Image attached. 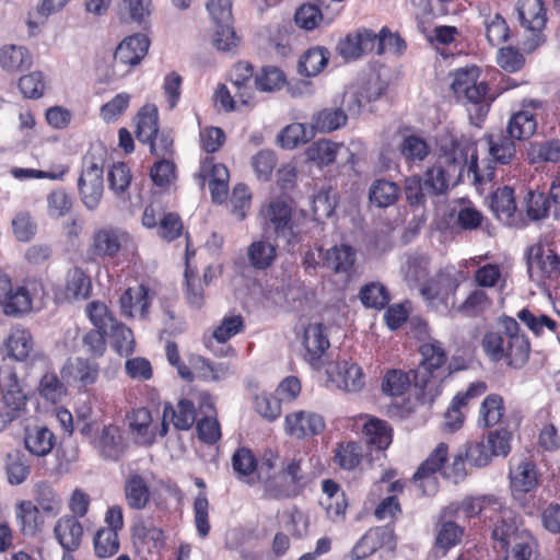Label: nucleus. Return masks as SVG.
<instances>
[{
  "label": "nucleus",
  "mask_w": 560,
  "mask_h": 560,
  "mask_svg": "<svg viewBox=\"0 0 560 560\" xmlns=\"http://www.w3.org/2000/svg\"><path fill=\"white\" fill-rule=\"evenodd\" d=\"M128 241V234L119 229L102 228L94 232L89 255L92 259H113L124 244Z\"/></svg>",
  "instance_id": "obj_10"
},
{
  "label": "nucleus",
  "mask_w": 560,
  "mask_h": 560,
  "mask_svg": "<svg viewBox=\"0 0 560 560\" xmlns=\"http://www.w3.org/2000/svg\"><path fill=\"white\" fill-rule=\"evenodd\" d=\"M493 100L485 81L477 82L467 90V93H463L457 97V101L466 107L469 119L476 126L483 121Z\"/></svg>",
  "instance_id": "obj_14"
},
{
  "label": "nucleus",
  "mask_w": 560,
  "mask_h": 560,
  "mask_svg": "<svg viewBox=\"0 0 560 560\" xmlns=\"http://www.w3.org/2000/svg\"><path fill=\"white\" fill-rule=\"evenodd\" d=\"M397 150L401 159L409 166L420 164L431 153V147L428 141L417 135L402 137Z\"/></svg>",
  "instance_id": "obj_26"
},
{
  "label": "nucleus",
  "mask_w": 560,
  "mask_h": 560,
  "mask_svg": "<svg viewBox=\"0 0 560 560\" xmlns=\"http://www.w3.org/2000/svg\"><path fill=\"white\" fill-rule=\"evenodd\" d=\"M0 306L8 316H21L32 308V298L25 287H12L11 279L0 272Z\"/></svg>",
  "instance_id": "obj_11"
},
{
  "label": "nucleus",
  "mask_w": 560,
  "mask_h": 560,
  "mask_svg": "<svg viewBox=\"0 0 560 560\" xmlns=\"http://www.w3.org/2000/svg\"><path fill=\"white\" fill-rule=\"evenodd\" d=\"M303 343L310 361L314 362L319 360L329 347V340L325 335L323 325H310L304 331Z\"/></svg>",
  "instance_id": "obj_40"
},
{
  "label": "nucleus",
  "mask_w": 560,
  "mask_h": 560,
  "mask_svg": "<svg viewBox=\"0 0 560 560\" xmlns=\"http://www.w3.org/2000/svg\"><path fill=\"white\" fill-rule=\"evenodd\" d=\"M489 153L500 164H509L515 158L514 139L502 133L492 136L489 141Z\"/></svg>",
  "instance_id": "obj_56"
},
{
  "label": "nucleus",
  "mask_w": 560,
  "mask_h": 560,
  "mask_svg": "<svg viewBox=\"0 0 560 560\" xmlns=\"http://www.w3.org/2000/svg\"><path fill=\"white\" fill-rule=\"evenodd\" d=\"M315 137L311 126L294 122L284 127L277 136L278 144L287 150L294 149L301 144L308 142Z\"/></svg>",
  "instance_id": "obj_37"
},
{
  "label": "nucleus",
  "mask_w": 560,
  "mask_h": 560,
  "mask_svg": "<svg viewBox=\"0 0 560 560\" xmlns=\"http://www.w3.org/2000/svg\"><path fill=\"white\" fill-rule=\"evenodd\" d=\"M284 424L287 433L299 439L317 435L325 429L323 417L307 411L287 415Z\"/></svg>",
  "instance_id": "obj_16"
},
{
  "label": "nucleus",
  "mask_w": 560,
  "mask_h": 560,
  "mask_svg": "<svg viewBox=\"0 0 560 560\" xmlns=\"http://www.w3.org/2000/svg\"><path fill=\"white\" fill-rule=\"evenodd\" d=\"M92 443L98 455L105 460L117 462L126 452L121 431L115 424L104 425Z\"/></svg>",
  "instance_id": "obj_15"
},
{
  "label": "nucleus",
  "mask_w": 560,
  "mask_h": 560,
  "mask_svg": "<svg viewBox=\"0 0 560 560\" xmlns=\"http://www.w3.org/2000/svg\"><path fill=\"white\" fill-rule=\"evenodd\" d=\"M149 46L150 40L145 35H131L118 45L114 58L124 65L136 66L144 58Z\"/></svg>",
  "instance_id": "obj_22"
},
{
  "label": "nucleus",
  "mask_w": 560,
  "mask_h": 560,
  "mask_svg": "<svg viewBox=\"0 0 560 560\" xmlns=\"http://www.w3.org/2000/svg\"><path fill=\"white\" fill-rule=\"evenodd\" d=\"M340 145L327 139H319L313 142L305 151L308 161L319 166L329 165L335 162Z\"/></svg>",
  "instance_id": "obj_54"
},
{
  "label": "nucleus",
  "mask_w": 560,
  "mask_h": 560,
  "mask_svg": "<svg viewBox=\"0 0 560 560\" xmlns=\"http://www.w3.org/2000/svg\"><path fill=\"white\" fill-rule=\"evenodd\" d=\"M537 129L535 115L527 109L513 114L509 120L506 132L515 140L530 138Z\"/></svg>",
  "instance_id": "obj_38"
},
{
  "label": "nucleus",
  "mask_w": 560,
  "mask_h": 560,
  "mask_svg": "<svg viewBox=\"0 0 560 560\" xmlns=\"http://www.w3.org/2000/svg\"><path fill=\"white\" fill-rule=\"evenodd\" d=\"M458 283L445 276L427 280L420 293L428 306L442 316H447L456 308V291Z\"/></svg>",
  "instance_id": "obj_8"
},
{
  "label": "nucleus",
  "mask_w": 560,
  "mask_h": 560,
  "mask_svg": "<svg viewBox=\"0 0 560 560\" xmlns=\"http://www.w3.org/2000/svg\"><path fill=\"white\" fill-rule=\"evenodd\" d=\"M517 319L535 336H540L544 328L555 332L557 322L546 314H535L522 308L516 317L501 315L497 319V330H488L482 337L481 347L492 362L504 360L513 369H522L529 359L530 342L522 331Z\"/></svg>",
  "instance_id": "obj_2"
},
{
  "label": "nucleus",
  "mask_w": 560,
  "mask_h": 560,
  "mask_svg": "<svg viewBox=\"0 0 560 560\" xmlns=\"http://www.w3.org/2000/svg\"><path fill=\"white\" fill-rule=\"evenodd\" d=\"M113 338V347L120 355L128 357L135 351V339L130 328L125 324L116 322V325L105 331Z\"/></svg>",
  "instance_id": "obj_57"
},
{
  "label": "nucleus",
  "mask_w": 560,
  "mask_h": 560,
  "mask_svg": "<svg viewBox=\"0 0 560 560\" xmlns=\"http://www.w3.org/2000/svg\"><path fill=\"white\" fill-rule=\"evenodd\" d=\"M4 468L8 481L12 486L23 483L31 474V467L20 451H12L5 455Z\"/></svg>",
  "instance_id": "obj_47"
},
{
  "label": "nucleus",
  "mask_w": 560,
  "mask_h": 560,
  "mask_svg": "<svg viewBox=\"0 0 560 560\" xmlns=\"http://www.w3.org/2000/svg\"><path fill=\"white\" fill-rule=\"evenodd\" d=\"M171 418L176 430H189L196 421V409L189 399H180L174 407L171 404L164 406V419Z\"/></svg>",
  "instance_id": "obj_33"
},
{
  "label": "nucleus",
  "mask_w": 560,
  "mask_h": 560,
  "mask_svg": "<svg viewBox=\"0 0 560 560\" xmlns=\"http://www.w3.org/2000/svg\"><path fill=\"white\" fill-rule=\"evenodd\" d=\"M407 48V44L397 33H392L389 28L382 27L381 31L375 33V48L374 52L382 56L385 52H390L396 56H401Z\"/></svg>",
  "instance_id": "obj_53"
},
{
  "label": "nucleus",
  "mask_w": 560,
  "mask_h": 560,
  "mask_svg": "<svg viewBox=\"0 0 560 560\" xmlns=\"http://www.w3.org/2000/svg\"><path fill=\"white\" fill-rule=\"evenodd\" d=\"M448 455V446L445 443H440L434 448V451L429 455V457L419 466L417 471L413 475V479L418 480H427L431 482V476L436 471L445 469L444 464L447 460Z\"/></svg>",
  "instance_id": "obj_43"
},
{
  "label": "nucleus",
  "mask_w": 560,
  "mask_h": 560,
  "mask_svg": "<svg viewBox=\"0 0 560 560\" xmlns=\"http://www.w3.org/2000/svg\"><path fill=\"white\" fill-rule=\"evenodd\" d=\"M526 260L529 277L533 279H557L560 276V256L549 246H530Z\"/></svg>",
  "instance_id": "obj_9"
},
{
  "label": "nucleus",
  "mask_w": 560,
  "mask_h": 560,
  "mask_svg": "<svg viewBox=\"0 0 560 560\" xmlns=\"http://www.w3.org/2000/svg\"><path fill=\"white\" fill-rule=\"evenodd\" d=\"M503 413V398L498 394H490L481 402L478 425L485 428L493 427L501 420Z\"/></svg>",
  "instance_id": "obj_50"
},
{
  "label": "nucleus",
  "mask_w": 560,
  "mask_h": 560,
  "mask_svg": "<svg viewBox=\"0 0 560 560\" xmlns=\"http://www.w3.org/2000/svg\"><path fill=\"white\" fill-rule=\"evenodd\" d=\"M332 381L340 389L348 393H357L365 384L362 369L355 363L348 364L347 362L338 365L336 377Z\"/></svg>",
  "instance_id": "obj_39"
},
{
  "label": "nucleus",
  "mask_w": 560,
  "mask_h": 560,
  "mask_svg": "<svg viewBox=\"0 0 560 560\" xmlns=\"http://www.w3.org/2000/svg\"><path fill=\"white\" fill-rule=\"evenodd\" d=\"M132 538L136 545L147 548L149 552L158 551L164 546L163 532L155 526H147L143 522L133 525Z\"/></svg>",
  "instance_id": "obj_45"
},
{
  "label": "nucleus",
  "mask_w": 560,
  "mask_h": 560,
  "mask_svg": "<svg viewBox=\"0 0 560 560\" xmlns=\"http://www.w3.org/2000/svg\"><path fill=\"white\" fill-rule=\"evenodd\" d=\"M92 282L81 268L74 267L67 272L62 291L63 300L68 302L88 300L91 296Z\"/></svg>",
  "instance_id": "obj_25"
},
{
  "label": "nucleus",
  "mask_w": 560,
  "mask_h": 560,
  "mask_svg": "<svg viewBox=\"0 0 560 560\" xmlns=\"http://www.w3.org/2000/svg\"><path fill=\"white\" fill-rule=\"evenodd\" d=\"M374 48L375 33L368 28L348 34L337 46L339 55L346 60H355L364 54L374 51Z\"/></svg>",
  "instance_id": "obj_17"
},
{
  "label": "nucleus",
  "mask_w": 560,
  "mask_h": 560,
  "mask_svg": "<svg viewBox=\"0 0 560 560\" xmlns=\"http://www.w3.org/2000/svg\"><path fill=\"white\" fill-rule=\"evenodd\" d=\"M94 551L98 558H109L119 550L118 534L112 529H98L93 539Z\"/></svg>",
  "instance_id": "obj_62"
},
{
  "label": "nucleus",
  "mask_w": 560,
  "mask_h": 560,
  "mask_svg": "<svg viewBox=\"0 0 560 560\" xmlns=\"http://www.w3.org/2000/svg\"><path fill=\"white\" fill-rule=\"evenodd\" d=\"M323 259L324 267L349 278L354 271L357 252L347 244L335 245L325 252Z\"/></svg>",
  "instance_id": "obj_20"
},
{
  "label": "nucleus",
  "mask_w": 560,
  "mask_h": 560,
  "mask_svg": "<svg viewBox=\"0 0 560 560\" xmlns=\"http://www.w3.org/2000/svg\"><path fill=\"white\" fill-rule=\"evenodd\" d=\"M383 547L390 550L396 548L394 526L390 524L370 528L354 545L351 552L355 559H364Z\"/></svg>",
  "instance_id": "obj_12"
},
{
  "label": "nucleus",
  "mask_w": 560,
  "mask_h": 560,
  "mask_svg": "<svg viewBox=\"0 0 560 560\" xmlns=\"http://www.w3.org/2000/svg\"><path fill=\"white\" fill-rule=\"evenodd\" d=\"M526 158L530 164L560 162V139L532 141L526 148Z\"/></svg>",
  "instance_id": "obj_34"
},
{
  "label": "nucleus",
  "mask_w": 560,
  "mask_h": 560,
  "mask_svg": "<svg viewBox=\"0 0 560 560\" xmlns=\"http://www.w3.org/2000/svg\"><path fill=\"white\" fill-rule=\"evenodd\" d=\"M365 442L376 451L386 450L392 443V429L388 423L375 417H368L362 430Z\"/></svg>",
  "instance_id": "obj_28"
},
{
  "label": "nucleus",
  "mask_w": 560,
  "mask_h": 560,
  "mask_svg": "<svg viewBox=\"0 0 560 560\" xmlns=\"http://www.w3.org/2000/svg\"><path fill=\"white\" fill-rule=\"evenodd\" d=\"M126 418L129 430L132 434L141 438L143 442L151 443L154 440L155 434L150 432L152 416L148 408L141 407L133 409L127 413Z\"/></svg>",
  "instance_id": "obj_49"
},
{
  "label": "nucleus",
  "mask_w": 560,
  "mask_h": 560,
  "mask_svg": "<svg viewBox=\"0 0 560 560\" xmlns=\"http://www.w3.org/2000/svg\"><path fill=\"white\" fill-rule=\"evenodd\" d=\"M24 444L31 454L43 457L52 451L55 435L46 427H35L26 430Z\"/></svg>",
  "instance_id": "obj_31"
},
{
  "label": "nucleus",
  "mask_w": 560,
  "mask_h": 560,
  "mask_svg": "<svg viewBox=\"0 0 560 560\" xmlns=\"http://www.w3.org/2000/svg\"><path fill=\"white\" fill-rule=\"evenodd\" d=\"M348 116L342 108H325L312 117L314 132H331L347 124Z\"/></svg>",
  "instance_id": "obj_42"
},
{
  "label": "nucleus",
  "mask_w": 560,
  "mask_h": 560,
  "mask_svg": "<svg viewBox=\"0 0 560 560\" xmlns=\"http://www.w3.org/2000/svg\"><path fill=\"white\" fill-rule=\"evenodd\" d=\"M0 393L4 410L15 419L19 418L20 412L25 408L26 396L19 385L15 371L7 364L0 366Z\"/></svg>",
  "instance_id": "obj_13"
},
{
  "label": "nucleus",
  "mask_w": 560,
  "mask_h": 560,
  "mask_svg": "<svg viewBox=\"0 0 560 560\" xmlns=\"http://www.w3.org/2000/svg\"><path fill=\"white\" fill-rule=\"evenodd\" d=\"M266 229L273 232L276 238L294 247L302 241L303 230L300 219L293 215L291 206L282 200L270 201L265 211Z\"/></svg>",
  "instance_id": "obj_7"
},
{
  "label": "nucleus",
  "mask_w": 560,
  "mask_h": 560,
  "mask_svg": "<svg viewBox=\"0 0 560 560\" xmlns=\"http://www.w3.org/2000/svg\"><path fill=\"white\" fill-rule=\"evenodd\" d=\"M15 517L23 536L35 537L43 530L44 517L33 501L24 500L15 505Z\"/></svg>",
  "instance_id": "obj_23"
},
{
  "label": "nucleus",
  "mask_w": 560,
  "mask_h": 560,
  "mask_svg": "<svg viewBox=\"0 0 560 560\" xmlns=\"http://www.w3.org/2000/svg\"><path fill=\"white\" fill-rule=\"evenodd\" d=\"M400 196V186L386 178L374 179L369 188V200L371 205L380 209L394 206Z\"/></svg>",
  "instance_id": "obj_24"
},
{
  "label": "nucleus",
  "mask_w": 560,
  "mask_h": 560,
  "mask_svg": "<svg viewBox=\"0 0 560 560\" xmlns=\"http://www.w3.org/2000/svg\"><path fill=\"white\" fill-rule=\"evenodd\" d=\"M465 170L474 174L476 182L485 180L478 172L477 152L469 140L453 136L443 139L436 161L427 168L423 177L412 175L405 179L407 202L412 208L424 207L428 198L445 195L451 184L460 183Z\"/></svg>",
  "instance_id": "obj_1"
},
{
  "label": "nucleus",
  "mask_w": 560,
  "mask_h": 560,
  "mask_svg": "<svg viewBox=\"0 0 560 560\" xmlns=\"http://www.w3.org/2000/svg\"><path fill=\"white\" fill-rule=\"evenodd\" d=\"M159 133V112L155 105H144L137 115L136 137L147 143L152 138H156Z\"/></svg>",
  "instance_id": "obj_36"
},
{
  "label": "nucleus",
  "mask_w": 560,
  "mask_h": 560,
  "mask_svg": "<svg viewBox=\"0 0 560 560\" xmlns=\"http://www.w3.org/2000/svg\"><path fill=\"white\" fill-rule=\"evenodd\" d=\"M491 208L498 217L512 218L516 211L514 189L510 186L497 189L492 196Z\"/></svg>",
  "instance_id": "obj_61"
},
{
  "label": "nucleus",
  "mask_w": 560,
  "mask_h": 560,
  "mask_svg": "<svg viewBox=\"0 0 560 560\" xmlns=\"http://www.w3.org/2000/svg\"><path fill=\"white\" fill-rule=\"evenodd\" d=\"M120 308L126 316H135L137 313L141 318H145L148 314L149 290L144 285L138 288H128L119 299Z\"/></svg>",
  "instance_id": "obj_27"
},
{
  "label": "nucleus",
  "mask_w": 560,
  "mask_h": 560,
  "mask_svg": "<svg viewBox=\"0 0 560 560\" xmlns=\"http://www.w3.org/2000/svg\"><path fill=\"white\" fill-rule=\"evenodd\" d=\"M429 258L423 254L413 253L407 256L401 270L407 281L418 282L424 279L428 271Z\"/></svg>",
  "instance_id": "obj_64"
},
{
  "label": "nucleus",
  "mask_w": 560,
  "mask_h": 560,
  "mask_svg": "<svg viewBox=\"0 0 560 560\" xmlns=\"http://www.w3.org/2000/svg\"><path fill=\"white\" fill-rule=\"evenodd\" d=\"M515 11L525 35L523 50L533 52L546 43L547 8L542 0H517Z\"/></svg>",
  "instance_id": "obj_5"
},
{
  "label": "nucleus",
  "mask_w": 560,
  "mask_h": 560,
  "mask_svg": "<svg viewBox=\"0 0 560 560\" xmlns=\"http://www.w3.org/2000/svg\"><path fill=\"white\" fill-rule=\"evenodd\" d=\"M106 149L102 144H94L82 159V171L78 179V189L83 205L89 210H95L104 190V163Z\"/></svg>",
  "instance_id": "obj_4"
},
{
  "label": "nucleus",
  "mask_w": 560,
  "mask_h": 560,
  "mask_svg": "<svg viewBox=\"0 0 560 560\" xmlns=\"http://www.w3.org/2000/svg\"><path fill=\"white\" fill-rule=\"evenodd\" d=\"M502 501L494 494L467 495L460 502L452 503L448 511L452 514L464 513L467 518L479 516L486 510L499 511Z\"/></svg>",
  "instance_id": "obj_19"
},
{
  "label": "nucleus",
  "mask_w": 560,
  "mask_h": 560,
  "mask_svg": "<svg viewBox=\"0 0 560 560\" xmlns=\"http://www.w3.org/2000/svg\"><path fill=\"white\" fill-rule=\"evenodd\" d=\"M464 452L466 460L475 467L487 466L494 456L488 442L485 440L468 442Z\"/></svg>",
  "instance_id": "obj_63"
},
{
  "label": "nucleus",
  "mask_w": 560,
  "mask_h": 560,
  "mask_svg": "<svg viewBox=\"0 0 560 560\" xmlns=\"http://www.w3.org/2000/svg\"><path fill=\"white\" fill-rule=\"evenodd\" d=\"M285 82L283 71L273 66L260 69L254 79L255 86L260 92H273L280 90Z\"/></svg>",
  "instance_id": "obj_58"
},
{
  "label": "nucleus",
  "mask_w": 560,
  "mask_h": 560,
  "mask_svg": "<svg viewBox=\"0 0 560 560\" xmlns=\"http://www.w3.org/2000/svg\"><path fill=\"white\" fill-rule=\"evenodd\" d=\"M54 535L62 547L63 553H71L81 546L83 526L75 516L63 515L56 522Z\"/></svg>",
  "instance_id": "obj_18"
},
{
  "label": "nucleus",
  "mask_w": 560,
  "mask_h": 560,
  "mask_svg": "<svg viewBox=\"0 0 560 560\" xmlns=\"http://www.w3.org/2000/svg\"><path fill=\"white\" fill-rule=\"evenodd\" d=\"M491 537L494 549L504 552V560H535L537 540L527 529L520 528L512 518H501L493 525Z\"/></svg>",
  "instance_id": "obj_3"
},
{
  "label": "nucleus",
  "mask_w": 560,
  "mask_h": 560,
  "mask_svg": "<svg viewBox=\"0 0 560 560\" xmlns=\"http://www.w3.org/2000/svg\"><path fill=\"white\" fill-rule=\"evenodd\" d=\"M247 257L253 268L265 270L276 260L277 247L265 240L255 241L247 248Z\"/></svg>",
  "instance_id": "obj_41"
},
{
  "label": "nucleus",
  "mask_w": 560,
  "mask_h": 560,
  "mask_svg": "<svg viewBox=\"0 0 560 560\" xmlns=\"http://www.w3.org/2000/svg\"><path fill=\"white\" fill-rule=\"evenodd\" d=\"M60 373L62 378L79 382L82 387H86L96 383L100 366L90 359L75 358L73 361L68 360Z\"/></svg>",
  "instance_id": "obj_21"
},
{
  "label": "nucleus",
  "mask_w": 560,
  "mask_h": 560,
  "mask_svg": "<svg viewBox=\"0 0 560 560\" xmlns=\"http://www.w3.org/2000/svg\"><path fill=\"white\" fill-rule=\"evenodd\" d=\"M330 52L322 46L308 48L299 59L298 71L306 78L316 77L327 66Z\"/></svg>",
  "instance_id": "obj_30"
},
{
  "label": "nucleus",
  "mask_w": 560,
  "mask_h": 560,
  "mask_svg": "<svg viewBox=\"0 0 560 560\" xmlns=\"http://www.w3.org/2000/svg\"><path fill=\"white\" fill-rule=\"evenodd\" d=\"M125 499L132 510H142L150 500V488L147 480L138 475L131 474L125 481Z\"/></svg>",
  "instance_id": "obj_29"
},
{
  "label": "nucleus",
  "mask_w": 560,
  "mask_h": 560,
  "mask_svg": "<svg viewBox=\"0 0 560 560\" xmlns=\"http://www.w3.org/2000/svg\"><path fill=\"white\" fill-rule=\"evenodd\" d=\"M254 75V67L246 61L237 62L230 73V81L235 89V96L246 105L252 97L250 82Z\"/></svg>",
  "instance_id": "obj_32"
},
{
  "label": "nucleus",
  "mask_w": 560,
  "mask_h": 560,
  "mask_svg": "<svg viewBox=\"0 0 560 560\" xmlns=\"http://www.w3.org/2000/svg\"><path fill=\"white\" fill-rule=\"evenodd\" d=\"M322 490L325 498L320 500V505L326 509L327 513L336 516L343 514L347 502L339 485L331 479H325L322 481Z\"/></svg>",
  "instance_id": "obj_44"
},
{
  "label": "nucleus",
  "mask_w": 560,
  "mask_h": 560,
  "mask_svg": "<svg viewBox=\"0 0 560 560\" xmlns=\"http://www.w3.org/2000/svg\"><path fill=\"white\" fill-rule=\"evenodd\" d=\"M35 505L49 516H57L61 511V499L55 489L47 482L35 487Z\"/></svg>",
  "instance_id": "obj_52"
},
{
  "label": "nucleus",
  "mask_w": 560,
  "mask_h": 560,
  "mask_svg": "<svg viewBox=\"0 0 560 560\" xmlns=\"http://www.w3.org/2000/svg\"><path fill=\"white\" fill-rule=\"evenodd\" d=\"M32 65V56L23 46L8 45L0 49V67L8 72H16L28 69Z\"/></svg>",
  "instance_id": "obj_35"
},
{
  "label": "nucleus",
  "mask_w": 560,
  "mask_h": 560,
  "mask_svg": "<svg viewBox=\"0 0 560 560\" xmlns=\"http://www.w3.org/2000/svg\"><path fill=\"white\" fill-rule=\"evenodd\" d=\"M207 10L210 13L215 26L223 25L224 30L221 35L231 33V24H233L232 4L230 0H209L207 2Z\"/></svg>",
  "instance_id": "obj_59"
},
{
  "label": "nucleus",
  "mask_w": 560,
  "mask_h": 560,
  "mask_svg": "<svg viewBox=\"0 0 560 560\" xmlns=\"http://www.w3.org/2000/svg\"><path fill=\"white\" fill-rule=\"evenodd\" d=\"M8 353L16 361H24L33 349V339L26 329L14 328L5 343Z\"/></svg>",
  "instance_id": "obj_51"
},
{
  "label": "nucleus",
  "mask_w": 560,
  "mask_h": 560,
  "mask_svg": "<svg viewBox=\"0 0 560 560\" xmlns=\"http://www.w3.org/2000/svg\"><path fill=\"white\" fill-rule=\"evenodd\" d=\"M359 298L365 307L375 310L384 308L390 300L388 290L380 282L363 285L359 292Z\"/></svg>",
  "instance_id": "obj_55"
},
{
  "label": "nucleus",
  "mask_w": 560,
  "mask_h": 560,
  "mask_svg": "<svg viewBox=\"0 0 560 560\" xmlns=\"http://www.w3.org/2000/svg\"><path fill=\"white\" fill-rule=\"evenodd\" d=\"M319 4L304 3L294 14L296 25L306 31H313L323 21L324 14L320 7L325 4L324 0H318Z\"/></svg>",
  "instance_id": "obj_60"
},
{
  "label": "nucleus",
  "mask_w": 560,
  "mask_h": 560,
  "mask_svg": "<svg viewBox=\"0 0 560 560\" xmlns=\"http://www.w3.org/2000/svg\"><path fill=\"white\" fill-rule=\"evenodd\" d=\"M523 205L526 215L532 221H540L548 218L552 207L549 195L542 191L529 189L524 197Z\"/></svg>",
  "instance_id": "obj_48"
},
{
  "label": "nucleus",
  "mask_w": 560,
  "mask_h": 560,
  "mask_svg": "<svg viewBox=\"0 0 560 560\" xmlns=\"http://www.w3.org/2000/svg\"><path fill=\"white\" fill-rule=\"evenodd\" d=\"M306 475L301 459H289L281 471L265 480V494L270 499H291L300 495L306 487Z\"/></svg>",
  "instance_id": "obj_6"
},
{
  "label": "nucleus",
  "mask_w": 560,
  "mask_h": 560,
  "mask_svg": "<svg viewBox=\"0 0 560 560\" xmlns=\"http://www.w3.org/2000/svg\"><path fill=\"white\" fill-rule=\"evenodd\" d=\"M537 483L535 466L532 463H522L511 474V489L515 499L532 491Z\"/></svg>",
  "instance_id": "obj_46"
}]
</instances>
